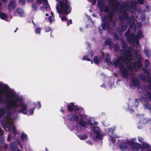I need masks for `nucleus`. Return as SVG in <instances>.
Returning a JSON list of instances; mask_svg holds the SVG:
<instances>
[{
    "instance_id": "61",
    "label": "nucleus",
    "mask_w": 151,
    "mask_h": 151,
    "mask_svg": "<svg viewBox=\"0 0 151 151\" xmlns=\"http://www.w3.org/2000/svg\"><path fill=\"white\" fill-rule=\"evenodd\" d=\"M68 24H69V23L68 22Z\"/></svg>"
},
{
    "instance_id": "2",
    "label": "nucleus",
    "mask_w": 151,
    "mask_h": 151,
    "mask_svg": "<svg viewBox=\"0 0 151 151\" xmlns=\"http://www.w3.org/2000/svg\"><path fill=\"white\" fill-rule=\"evenodd\" d=\"M13 100H12L8 104L7 107L6 108H2L0 110V118L4 114L6 111H9L11 109H15L18 108L20 105L21 109L19 110H16L18 112L23 113L24 114H27L26 112H24L27 108V105L24 102V99L22 96L16 94L14 97H10Z\"/></svg>"
},
{
    "instance_id": "33",
    "label": "nucleus",
    "mask_w": 151,
    "mask_h": 151,
    "mask_svg": "<svg viewBox=\"0 0 151 151\" xmlns=\"http://www.w3.org/2000/svg\"><path fill=\"white\" fill-rule=\"evenodd\" d=\"M51 28L50 27H47L45 29V32H48L50 31H51Z\"/></svg>"
},
{
    "instance_id": "56",
    "label": "nucleus",
    "mask_w": 151,
    "mask_h": 151,
    "mask_svg": "<svg viewBox=\"0 0 151 151\" xmlns=\"http://www.w3.org/2000/svg\"><path fill=\"white\" fill-rule=\"evenodd\" d=\"M17 151H20V150H17Z\"/></svg>"
},
{
    "instance_id": "7",
    "label": "nucleus",
    "mask_w": 151,
    "mask_h": 151,
    "mask_svg": "<svg viewBox=\"0 0 151 151\" xmlns=\"http://www.w3.org/2000/svg\"><path fill=\"white\" fill-rule=\"evenodd\" d=\"M42 1L43 2L44 8L48 11V13H46L45 16H47L50 15L48 19L50 22L52 23L54 21V15L53 13L51 11L50 8L47 3V0H42ZM37 2L39 3H40L41 2V0H37Z\"/></svg>"
},
{
    "instance_id": "3",
    "label": "nucleus",
    "mask_w": 151,
    "mask_h": 151,
    "mask_svg": "<svg viewBox=\"0 0 151 151\" xmlns=\"http://www.w3.org/2000/svg\"><path fill=\"white\" fill-rule=\"evenodd\" d=\"M135 139V138L132 139L130 141L126 140L125 142H122L119 146L121 150L122 151H128V148L125 145V143L130 145L132 149L134 150L138 151L140 149H143L142 150L145 151L144 150L150 148V146L145 142H143L141 146H140L137 144L135 143L133 141Z\"/></svg>"
},
{
    "instance_id": "20",
    "label": "nucleus",
    "mask_w": 151,
    "mask_h": 151,
    "mask_svg": "<svg viewBox=\"0 0 151 151\" xmlns=\"http://www.w3.org/2000/svg\"><path fill=\"white\" fill-rule=\"evenodd\" d=\"M16 12L19 15L23 16V12L21 9H17L16 11Z\"/></svg>"
},
{
    "instance_id": "6",
    "label": "nucleus",
    "mask_w": 151,
    "mask_h": 151,
    "mask_svg": "<svg viewBox=\"0 0 151 151\" xmlns=\"http://www.w3.org/2000/svg\"><path fill=\"white\" fill-rule=\"evenodd\" d=\"M0 93L5 95L8 99L14 97L15 95L14 90L11 89L6 85H3L0 82Z\"/></svg>"
},
{
    "instance_id": "19",
    "label": "nucleus",
    "mask_w": 151,
    "mask_h": 151,
    "mask_svg": "<svg viewBox=\"0 0 151 151\" xmlns=\"http://www.w3.org/2000/svg\"><path fill=\"white\" fill-rule=\"evenodd\" d=\"M98 5L99 8H100V10L101 11H103V9H101V7H103V5H102V1H98Z\"/></svg>"
},
{
    "instance_id": "16",
    "label": "nucleus",
    "mask_w": 151,
    "mask_h": 151,
    "mask_svg": "<svg viewBox=\"0 0 151 151\" xmlns=\"http://www.w3.org/2000/svg\"><path fill=\"white\" fill-rule=\"evenodd\" d=\"M16 148V144L14 142H12L11 144V148L12 151H14Z\"/></svg>"
},
{
    "instance_id": "30",
    "label": "nucleus",
    "mask_w": 151,
    "mask_h": 151,
    "mask_svg": "<svg viewBox=\"0 0 151 151\" xmlns=\"http://www.w3.org/2000/svg\"><path fill=\"white\" fill-rule=\"evenodd\" d=\"M34 109H35V108H33V109H31L29 111L30 113L29 114V115L32 114V113L34 112Z\"/></svg>"
},
{
    "instance_id": "46",
    "label": "nucleus",
    "mask_w": 151,
    "mask_h": 151,
    "mask_svg": "<svg viewBox=\"0 0 151 151\" xmlns=\"http://www.w3.org/2000/svg\"><path fill=\"white\" fill-rule=\"evenodd\" d=\"M135 103H136V104L137 105L138 104V101H136Z\"/></svg>"
},
{
    "instance_id": "41",
    "label": "nucleus",
    "mask_w": 151,
    "mask_h": 151,
    "mask_svg": "<svg viewBox=\"0 0 151 151\" xmlns=\"http://www.w3.org/2000/svg\"><path fill=\"white\" fill-rule=\"evenodd\" d=\"M1 141V142H3L4 141V139L3 137H1L0 139Z\"/></svg>"
},
{
    "instance_id": "31",
    "label": "nucleus",
    "mask_w": 151,
    "mask_h": 151,
    "mask_svg": "<svg viewBox=\"0 0 151 151\" xmlns=\"http://www.w3.org/2000/svg\"><path fill=\"white\" fill-rule=\"evenodd\" d=\"M83 60H86L88 61H90V60L88 58V57L87 56H84L83 58Z\"/></svg>"
},
{
    "instance_id": "43",
    "label": "nucleus",
    "mask_w": 151,
    "mask_h": 151,
    "mask_svg": "<svg viewBox=\"0 0 151 151\" xmlns=\"http://www.w3.org/2000/svg\"><path fill=\"white\" fill-rule=\"evenodd\" d=\"M38 106L40 108L41 107V105L40 103H38Z\"/></svg>"
},
{
    "instance_id": "48",
    "label": "nucleus",
    "mask_w": 151,
    "mask_h": 151,
    "mask_svg": "<svg viewBox=\"0 0 151 151\" xmlns=\"http://www.w3.org/2000/svg\"><path fill=\"white\" fill-rule=\"evenodd\" d=\"M29 1L30 2H32L33 1V0H27Z\"/></svg>"
},
{
    "instance_id": "59",
    "label": "nucleus",
    "mask_w": 151,
    "mask_h": 151,
    "mask_svg": "<svg viewBox=\"0 0 151 151\" xmlns=\"http://www.w3.org/2000/svg\"><path fill=\"white\" fill-rule=\"evenodd\" d=\"M91 63H93V61H91Z\"/></svg>"
},
{
    "instance_id": "29",
    "label": "nucleus",
    "mask_w": 151,
    "mask_h": 151,
    "mask_svg": "<svg viewBox=\"0 0 151 151\" xmlns=\"http://www.w3.org/2000/svg\"><path fill=\"white\" fill-rule=\"evenodd\" d=\"M145 64H146V65H145L146 66H147L150 65V63H149V61L147 60H145Z\"/></svg>"
},
{
    "instance_id": "39",
    "label": "nucleus",
    "mask_w": 151,
    "mask_h": 151,
    "mask_svg": "<svg viewBox=\"0 0 151 151\" xmlns=\"http://www.w3.org/2000/svg\"><path fill=\"white\" fill-rule=\"evenodd\" d=\"M17 144L19 145L21 148H22V147L21 144L20 142L19 141L17 142Z\"/></svg>"
},
{
    "instance_id": "32",
    "label": "nucleus",
    "mask_w": 151,
    "mask_h": 151,
    "mask_svg": "<svg viewBox=\"0 0 151 151\" xmlns=\"http://www.w3.org/2000/svg\"><path fill=\"white\" fill-rule=\"evenodd\" d=\"M144 0H138V3L139 4H142L143 3Z\"/></svg>"
},
{
    "instance_id": "8",
    "label": "nucleus",
    "mask_w": 151,
    "mask_h": 151,
    "mask_svg": "<svg viewBox=\"0 0 151 151\" xmlns=\"http://www.w3.org/2000/svg\"><path fill=\"white\" fill-rule=\"evenodd\" d=\"M88 121L89 124H90L91 127L95 134L96 137L99 139H101L102 137V135L100 134L99 128L98 127H94L93 126V124L98 125V122H95L94 119L93 118H89Z\"/></svg>"
},
{
    "instance_id": "1",
    "label": "nucleus",
    "mask_w": 151,
    "mask_h": 151,
    "mask_svg": "<svg viewBox=\"0 0 151 151\" xmlns=\"http://www.w3.org/2000/svg\"><path fill=\"white\" fill-rule=\"evenodd\" d=\"M132 58L133 56L131 53L129 52H127L125 55H124L122 60L121 59L114 63V65L115 66H117L121 63L119 65V68L122 76L124 78H129L131 77L132 84L130 86L132 87L133 86H136L139 83L138 79L134 77V74L132 73V70H135V71H137V69L142 65L140 59H138L137 62L134 63L133 66L132 65H131V66L130 65H128L127 69L126 68V65L125 62L127 64L133 63L134 60L132 59Z\"/></svg>"
},
{
    "instance_id": "10",
    "label": "nucleus",
    "mask_w": 151,
    "mask_h": 151,
    "mask_svg": "<svg viewBox=\"0 0 151 151\" xmlns=\"http://www.w3.org/2000/svg\"><path fill=\"white\" fill-rule=\"evenodd\" d=\"M73 108H75L77 111H78L82 109V108L75 106L73 103H70V105L68 106V110L69 111H72Z\"/></svg>"
},
{
    "instance_id": "44",
    "label": "nucleus",
    "mask_w": 151,
    "mask_h": 151,
    "mask_svg": "<svg viewBox=\"0 0 151 151\" xmlns=\"http://www.w3.org/2000/svg\"><path fill=\"white\" fill-rule=\"evenodd\" d=\"M91 57L93 56V52H91Z\"/></svg>"
},
{
    "instance_id": "28",
    "label": "nucleus",
    "mask_w": 151,
    "mask_h": 151,
    "mask_svg": "<svg viewBox=\"0 0 151 151\" xmlns=\"http://www.w3.org/2000/svg\"><path fill=\"white\" fill-rule=\"evenodd\" d=\"M19 2L21 5H23L24 4V0H19Z\"/></svg>"
},
{
    "instance_id": "17",
    "label": "nucleus",
    "mask_w": 151,
    "mask_h": 151,
    "mask_svg": "<svg viewBox=\"0 0 151 151\" xmlns=\"http://www.w3.org/2000/svg\"><path fill=\"white\" fill-rule=\"evenodd\" d=\"M78 136L80 139L83 140L86 139L87 138V137L85 135H82L79 134Z\"/></svg>"
},
{
    "instance_id": "42",
    "label": "nucleus",
    "mask_w": 151,
    "mask_h": 151,
    "mask_svg": "<svg viewBox=\"0 0 151 151\" xmlns=\"http://www.w3.org/2000/svg\"><path fill=\"white\" fill-rule=\"evenodd\" d=\"M87 143L90 145H91L92 144V142L90 141H88Z\"/></svg>"
},
{
    "instance_id": "52",
    "label": "nucleus",
    "mask_w": 151,
    "mask_h": 151,
    "mask_svg": "<svg viewBox=\"0 0 151 151\" xmlns=\"http://www.w3.org/2000/svg\"><path fill=\"white\" fill-rule=\"evenodd\" d=\"M80 116H81L83 117V115H82V114H80Z\"/></svg>"
},
{
    "instance_id": "40",
    "label": "nucleus",
    "mask_w": 151,
    "mask_h": 151,
    "mask_svg": "<svg viewBox=\"0 0 151 151\" xmlns=\"http://www.w3.org/2000/svg\"><path fill=\"white\" fill-rule=\"evenodd\" d=\"M136 46L138 48L139 47V43H138V42H137V43L136 44Z\"/></svg>"
},
{
    "instance_id": "4",
    "label": "nucleus",
    "mask_w": 151,
    "mask_h": 151,
    "mask_svg": "<svg viewBox=\"0 0 151 151\" xmlns=\"http://www.w3.org/2000/svg\"><path fill=\"white\" fill-rule=\"evenodd\" d=\"M56 0V1H59L56 4V8L59 14H68L70 12L71 8L68 0Z\"/></svg>"
},
{
    "instance_id": "22",
    "label": "nucleus",
    "mask_w": 151,
    "mask_h": 151,
    "mask_svg": "<svg viewBox=\"0 0 151 151\" xmlns=\"http://www.w3.org/2000/svg\"><path fill=\"white\" fill-rule=\"evenodd\" d=\"M110 60V58L109 55L107 54L106 55V57L105 58V60L107 62H109Z\"/></svg>"
},
{
    "instance_id": "53",
    "label": "nucleus",
    "mask_w": 151,
    "mask_h": 151,
    "mask_svg": "<svg viewBox=\"0 0 151 151\" xmlns=\"http://www.w3.org/2000/svg\"><path fill=\"white\" fill-rule=\"evenodd\" d=\"M17 28L14 31V32H16V31L17 30Z\"/></svg>"
},
{
    "instance_id": "45",
    "label": "nucleus",
    "mask_w": 151,
    "mask_h": 151,
    "mask_svg": "<svg viewBox=\"0 0 151 151\" xmlns=\"http://www.w3.org/2000/svg\"><path fill=\"white\" fill-rule=\"evenodd\" d=\"M69 22L70 23V24H71L72 23V20L70 19L69 20Z\"/></svg>"
},
{
    "instance_id": "11",
    "label": "nucleus",
    "mask_w": 151,
    "mask_h": 151,
    "mask_svg": "<svg viewBox=\"0 0 151 151\" xmlns=\"http://www.w3.org/2000/svg\"><path fill=\"white\" fill-rule=\"evenodd\" d=\"M114 129H109L108 131V133L110 135L111 141L112 142H114L115 141V140L113 139V137H114L115 138H117L119 137H118L116 136L114 134H113V132H114Z\"/></svg>"
},
{
    "instance_id": "15",
    "label": "nucleus",
    "mask_w": 151,
    "mask_h": 151,
    "mask_svg": "<svg viewBox=\"0 0 151 151\" xmlns=\"http://www.w3.org/2000/svg\"><path fill=\"white\" fill-rule=\"evenodd\" d=\"M143 37V35L141 31H139L138 33V34L136 37H135V38L136 39H138L142 38Z\"/></svg>"
},
{
    "instance_id": "21",
    "label": "nucleus",
    "mask_w": 151,
    "mask_h": 151,
    "mask_svg": "<svg viewBox=\"0 0 151 151\" xmlns=\"http://www.w3.org/2000/svg\"><path fill=\"white\" fill-rule=\"evenodd\" d=\"M80 124L83 127H86L88 124V123H86L82 120V119L80 120Z\"/></svg>"
},
{
    "instance_id": "51",
    "label": "nucleus",
    "mask_w": 151,
    "mask_h": 151,
    "mask_svg": "<svg viewBox=\"0 0 151 151\" xmlns=\"http://www.w3.org/2000/svg\"><path fill=\"white\" fill-rule=\"evenodd\" d=\"M101 87H105V85H104V84L102 86H101Z\"/></svg>"
},
{
    "instance_id": "36",
    "label": "nucleus",
    "mask_w": 151,
    "mask_h": 151,
    "mask_svg": "<svg viewBox=\"0 0 151 151\" xmlns=\"http://www.w3.org/2000/svg\"><path fill=\"white\" fill-rule=\"evenodd\" d=\"M61 19L63 21H65L66 20V18L65 17H63L61 18Z\"/></svg>"
},
{
    "instance_id": "9",
    "label": "nucleus",
    "mask_w": 151,
    "mask_h": 151,
    "mask_svg": "<svg viewBox=\"0 0 151 151\" xmlns=\"http://www.w3.org/2000/svg\"><path fill=\"white\" fill-rule=\"evenodd\" d=\"M147 82L148 83L149 85V88L147 86H145L144 87V89L145 91V92L147 93H145L143 96V98H141V100H143L144 98L145 99L148 98L151 101V78L150 77L147 79Z\"/></svg>"
},
{
    "instance_id": "24",
    "label": "nucleus",
    "mask_w": 151,
    "mask_h": 151,
    "mask_svg": "<svg viewBox=\"0 0 151 151\" xmlns=\"http://www.w3.org/2000/svg\"><path fill=\"white\" fill-rule=\"evenodd\" d=\"M41 29L40 28H38L35 30V32L36 33H39L40 32Z\"/></svg>"
},
{
    "instance_id": "14",
    "label": "nucleus",
    "mask_w": 151,
    "mask_h": 151,
    "mask_svg": "<svg viewBox=\"0 0 151 151\" xmlns=\"http://www.w3.org/2000/svg\"><path fill=\"white\" fill-rule=\"evenodd\" d=\"M0 17L1 19L7 21V16L4 13L1 12L0 13Z\"/></svg>"
},
{
    "instance_id": "55",
    "label": "nucleus",
    "mask_w": 151,
    "mask_h": 151,
    "mask_svg": "<svg viewBox=\"0 0 151 151\" xmlns=\"http://www.w3.org/2000/svg\"><path fill=\"white\" fill-rule=\"evenodd\" d=\"M141 151H144L143 150H142ZM147 151H151V150H147Z\"/></svg>"
},
{
    "instance_id": "60",
    "label": "nucleus",
    "mask_w": 151,
    "mask_h": 151,
    "mask_svg": "<svg viewBox=\"0 0 151 151\" xmlns=\"http://www.w3.org/2000/svg\"><path fill=\"white\" fill-rule=\"evenodd\" d=\"M15 15H16V12L15 13Z\"/></svg>"
},
{
    "instance_id": "12",
    "label": "nucleus",
    "mask_w": 151,
    "mask_h": 151,
    "mask_svg": "<svg viewBox=\"0 0 151 151\" xmlns=\"http://www.w3.org/2000/svg\"><path fill=\"white\" fill-rule=\"evenodd\" d=\"M16 6L15 5V1L14 0H12L9 2V9L10 11H11L13 9L15 8Z\"/></svg>"
},
{
    "instance_id": "49",
    "label": "nucleus",
    "mask_w": 151,
    "mask_h": 151,
    "mask_svg": "<svg viewBox=\"0 0 151 151\" xmlns=\"http://www.w3.org/2000/svg\"><path fill=\"white\" fill-rule=\"evenodd\" d=\"M2 1L3 2H5L7 1V0H2Z\"/></svg>"
},
{
    "instance_id": "35",
    "label": "nucleus",
    "mask_w": 151,
    "mask_h": 151,
    "mask_svg": "<svg viewBox=\"0 0 151 151\" xmlns=\"http://www.w3.org/2000/svg\"><path fill=\"white\" fill-rule=\"evenodd\" d=\"M138 50L137 51V50H135V55L136 56H137L138 55V52L139 51V49H138Z\"/></svg>"
},
{
    "instance_id": "34",
    "label": "nucleus",
    "mask_w": 151,
    "mask_h": 151,
    "mask_svg": "<svg viewBox=\"0 0 151 151\" xmlns=\"http://www.w3.org/2000/svg\"><path fill=\"white\" fill-rule=\"evenodd\" d=\"M138 139L139 141L140 142H142L143 139L141 137H138Z\"/></svg>"
},
{
    "instance_id": "54",
    "label": "nucleus",
    "mask_w": 151,
    "mask_h": 151,
    "mask_svg": "<svg viewBox=\"0 0 151 151\" xmlns=\"http://www.w3.org/2000/svg\"><path fill=\"white\" fill-rule=\"evenodd\" d=\"M106 44H109V42H108V43H107L106 42Z\"/></svg>"
},
{
    "instance_id": "38",
    "label": "nucleus",
    "mask_w": 151,
    "mask_h": 151,
    "mask_svg": "<svg viewBox=\"0 0 151 151\" xmlns=\"http://www.w3.org/2000/svg\"><path fill=\"white\" fill-rule=\"evenodd\" d=\"M143 70L145 73H146L147 74H148V72L146 69H144Z\"/></svg>"
},
{
    "instance_id": "27",
    "label": "nucleus",
    "mask_w": 151,
    "mask_h": 151,
    "mask_svg": "<svg viewBox=\"0 0 151 151\" xmlns=\"http://www.w3.org/2000/svg\"><path fill=\"white\" fill-rule=\"evenodd\" d=\"M12 136L11 135V134H9V136L7 137V140L9 142L10 140H11V139L12 138Z\"/></svg>"
},
{
    "instance_id": "50",
    "label": "nucleus",
    "mask_w": 151,
    "mask_h": 151,
    "mask_svg": "<svg viewBox=\"0 0 151 151\" xmlns=\"http://www.w3.org/2000/svg\"><path fill=\"white\" fill-rule=\"evenodd\" d=\"M103 58H104L103 57L100 58V60H101Z\"/></svg>"
},
{
    "instance_id": "58",
    "label": "nucleus",
    "mask_w": 151,
    "mask_h": 151,
    "mask_svg": "<svg viewBox=\"0 0 151 151\" xmlns=\"http://www.w3.org/2000/svg\"><path fill=\"white\" fill-rule=\"evenodd\" d=\"M86 116L85 115H84V117H84V118H85V117H86Z\"/></svg>"
},
{
    "instance_id": "5",
    "label": "nucleus",
    "mask_w": 151,
    "mask_h": 151,
    "mask_svg": "<svg viewBox=\"0 0 151 151\" xmlns=\"http://www.w3.org/2000/svg\"><path fill=\"white\" fill-rule=\"evenodd\" d=\"M13 122V119L11 118L10 116H8L4 118V123L3 127L5 130L7 131L9 130L14 136H16L17 132L15 130V127L12 124Z\"/></svg>"
},
{
    "instance_id": "26",
    "label": "nucleus",
    "mask_w": 151,
    "mask_h": 151,
    "mask_svg": "<svg viewBox=\"0 0 151 151\" xmlns=\"http://www.w3.org/2000/svg\"><path fill=\"white\" fill-rule=\"evenodd\" d=\"M88 1H90L92 4L93 5H94L96 2L95 0H88Z\"/></svg>"
},
{
    "instance_id": "13",
    "label": "nucleus",
    "mask_w": 151,
    "mask_h": 151,
    "mask_svg": "<svg viewBox=\"0 0 151 151\" xmlns=\"http://www.w3.org/2000/svg\"><path fill=\"white\" fill-rule=\"evenodd\" d=\"M68 119L70 120L77 121L78 120L77 117L74 114H72L69 115L68 116Z\"/></svg>"
},
{
    "instance_id": "18",
    "label": "nucleus",
    "mask_w": 151,
    "mask_h": 151,
    "mask_svg": "<svg viewBox=\"0 0 151 151\" xmlns=\"http://www.w3.org/2000/svg\"><path fill=\"white\" fill-rule=\"evenodd\" d=\"M21 138L24 141H26L27 139V136L26 134L22 133L21 135Z\"/></svg>"
},
{
    "instance_id": "47",
    "label": "nucleus",
    "mask_w": 151,
    "mask_h": 151,
    "mask_svg": "<svg viewBox=\"0 0 151 151\" xmlns=\"http://www.w3.org/2000/svg\"><path fill=\"white\" fill-rule=\"evenodd\" d=\"M60 111H61V112H63H63H64V111H63V109H61Z\"/></svg>"
},
{
    "instance_id": "37",
    "label": "nucleus",
    "mask_w": 151,
    "mask_h": 151,
    "mask_svg": "<svg viewBox=\"0 0 151 151\" xmlns=\"http://www.w3.org/2000/svg\"><path fill=\"white\" fill-rule=\"evenodd\" d=\"M8 147V145L6 144H5L4 146V150H6Z\"/></svg>"
},
{
    "instance_id": "57",
    "label": "nucleus",
    "mask_w": 151,
    "mask_h": 151,
    "mask_svg": "<svg viewBox=\"0 0 151 151\" xmlns=\"http://www.w3.org/2000/svg\"><path fill=\"white\" fill-rule=\"evenodd\" d=\"M140 78H142V79H144L143 78H142L141 77V76H140Z\"/></svg>"
},
{
    "instance_id": "25",
    "label": "nucleus",
    "mask_w": 151,
    "mask_h": 151,
    "mask_svg": "<svg viewBox=\"0 0 151 151\" xmlns=\"http://www.w3.org/2000/svg\"><path fill=\"white\" fill-rule=\"evenodd\" d=\"M32 7L34 11H36L37 8V6L35 4H33L32 5Z\"/></svg>"
},
{
    "instance_id": "23",
    "label": "nucleus",
    "mask_w": 151,
    "mask_h": 151,
    "mask_svg": "<svg viewBox=\"0 0 151 151\" xmlns=\"http://www.w3.org/2000/svg\"><path fill=\"white\" fill-rule=\"evenodd\" d=\"M94 62L96 64L98 63L99 62L98 58L96 57H95L94 58Z\"/></svg>"
}]
</instances>
